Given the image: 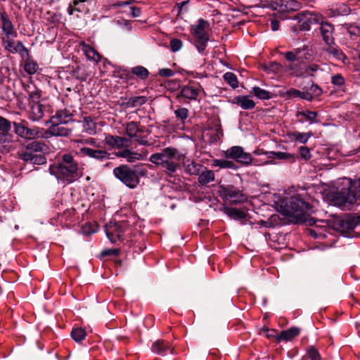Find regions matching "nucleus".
<instances>
[{"label": "nucleus", "instance_id": "obj_55", "mask_svg": "<svg viewBox=\"0 0 360 360\" xmlns=\"http://www.w3.org/2000/svg\"><path fill=\"white\" fill-rule=\"evenodd\" d=\"M299 153L300 157L305 160H308L311 158V152L308 147L300 146L299 148Z\"/></svg>", "mask_w": 360, "mask_h": 360}, {"label": "nucleus", "instance_id": "obj_41", "mask_svg": "<svg viewBox=\"0 0 360 360\" xmlns=\"http://www.w3.org/2000/svg\"><path fill=\"white\" fill-rule=\"evenodd\" d=\"M212 166L218 167L221 169L228 168L236 169L238 168L237 165L233 161H230L228 160L215 159L212 161Z\"/></svg>", "mask_w": 360, "mask_h": 360}, {"label": "nucleus", "instance_id": "obj_36", "mask_svg": "<svg viewBox=\"0 0 360 360\" xmlns=\"http://www.w3.org/2000/svg\"><path fill=\"white\" fill-rule=\"evenodd\" d=\"M147 101V98L143 96H139L129 98L125 103L126 108H138L145 104Z\"/></svg>", "mask_w": 360, "mask_h": 360}, {"label": "nucleus", "instance_id": "obj_18", "mask_svg": "<svg viewBox=\"0 0 360 360\" xmlns=\"http://www.w3.org/2000/svg\"><path fill=\"white\" fill-rule=\"evenodd\" d=\"M19 158L23 161L30 162L34 165H41L46 163V157L41 154L21 152L19 153Z\"/></svg>", "mask_w": 360, "mask_h": 360}, {"label": "nucleus", "instance_id": "obj_29", "mask_svg": "<svg viewBox=\"0 0 360 360\" xmlns=\"http://www.w3.org/2000/svg\"><path fill=\"white\" fill-rule=\"evenodd\" d=\"M44 115V107L39 102L34 103L30 109V118L32 121H39Z\"/></svg>", "mask_w": 360, "mask_h": 360}, {"label": "nucleus", "instance_id": "obj_34", "mask_svg": "<svg viewBox=\"0 0 360 360\" xmlns=\"http://www.w3.org/2000/svg\"><path fill=\"white\" fill-rule=\"evenodd\" d=\"M251 93L261 100H269L274 97V94L259 86H253Z\"/></svg>", "mask_w": 360, "mask_h": 360}, {"label": "nucleus", "instance_id": "obj_59", "mask_svg": "<svg viewBox=\"0 0 360 360\" xmlns=\"http://www.w3.org/2000/svg\"><path fill=\"white\" fill-rule=\"evenodd\" d=\"M79 142H81V143H86V144H89V145H91V146H93L96 148H99L101 147V145L99 143H97L96 142V140L94 139V138H88L85 140H83V141H79Z\"/></svg>", "mask_w": 360, "mask_h": 360}, {"label": "nucleus", "instance_id": "obj_44", "mask_svg": "<svg viewBox=\"0 0 360 360\" xmlns=\"http://www.w3.org/2000/svg\"><path fill=\"white\" fill-rule=\"evenodd\" d=\"M223 78L224 81L229 84V86L233 89H236L238 86V81L236 75L231 72H226L223 75Z\"/></svg>", "mask_w": 360, "mask_h": 360}, {"label": "nucleus", "instance_id": "obj_49", "mask_svg": "<svg viewBox=\"0 0 360 360\" xmlns=\"http://www.w3.org/2000/svg\"><path fill=\"white\" fill-rule=\"evenodd\" d=\"M331 83L339 88L342 87L345 84V79L341 74H335L331 77Z\"/></svg>", "mask_w": 360, "mask_h": 360}, {"label": "nucleus", "instance_id": "obj_32", "mask_svg": "<svg viewBox=\"0 0 360 360\" xmlns=\"http://www.w3.org/2000/svg\"><path fill=\"white\" fill-rule=\"evenodd\" d=\"M47 149V146L41 142V141H32L31 143H28L25 147V150L24 152H30L32 153H41Z\"/></svg>", "mask_w": 360, "mask_h": 360}, {"label": "nucleus", "instance_id": "obj_5", "mask_svg": "<svg viewBox=\"0 0 360 360\" xmlns=\"http://www.w3.org/2000/svg\"><path fill=\"white\" fill-rule=\"evenodd\" d=\"M145 169L130 167L127 165H122L113 169V174L122 182L125 186L130 188H136L139 184V175L144 176L146 174Z\"/></svg>", "mask_w": 360, "mask_h": 360}, {"label": "nucleus", "instance_id": "obj_30", "mask_svg": "<svg viewBox=\"0 0 360 360\" xmlns=\"http://www.w3.org/2000/svg\"><path fill=\"white\" fill-rule=\"evenodd\" d=\"M81 122L84 132L89 135H95L96 134V123L91 117H84Z\"/></svg>", "mask_w": 360, "mask_h": 360}, {"label": "nucleus", "instance_id": "obj_3", "mask_svg": "<svg viewBox=\"0 0 360 360\" xmlns=\"http://www.w3.org/2000/svg\"><path fill=\"white\" fill-rule=\"evenodd\" d=\"M181 160V154L174 148H165L160 153L150 155L149 160L157 166L161 167L164 172L172 176L176 172Z\"/></svg>", "mask_w": 360, "mask_h": 360}, {"label": "nucleus", "instance_id": "obj_1", "mask_svg": "<svg viewBox=\"0 0 360 360\" xmlns=\"http://www.w3.org/2000/svg\"><path fill=\"white\" fill-rule=\"evenodd\" d=\"M49 172L64 184H71L82 176V172L70 154L63 155L62 161L49 167Z\"/></svg>", "mask_w": 360, "mask_h": 360}, {"label": "nucleus", "instance_id": "obj_2", "mask_svg": "<svg viewBox=\"0 0 360 360\" xmlns=\"http://www.w3.org/2000/svg\"><path fill=\"white\" fill-rule=\"evenodd\" d=\"M281 212L285 217H291L297 224L309 220V214L314 212L313 207L304 200L301 194L290 198L288 203L281 207Z\"/></svg>", "mask_w": 360, "mask_h": 360}, {"label": "nucleus", "instance_id": "obj_39", "mask_svg": "<svg viewBox=\"0 0 360 360\" xmlns=\"http://www.w3.org/2000/svg\"><path fill=\"white\" fill-rule=\"evenodd\" d=\"M202 169V165L199 164L195 161H188V162L185 165V170L186 173L191 175H198L200 174Z\"/></svg>", "mask_w": 360, "mask_h": 360}, {"label": "nucleus", "instance_id": "obj_16", "mask_svg": "<svg viewBox=\"0 0 360 360\" xmlns=\"http://www.w3.org/2000/svg\"><path fill=\"white\" fill-rule=\"evenodd\" d=\"M131 72L141 79H145L149 75L148 70L141 65L131 68ZM117 73L119 74L118 77L122 79H128L130 77V72L127 70H121Z\"/></svg>", "mask_w": 360, "mask_h": 360}, {"label": "nucleus", "instance_id": "obj_38", "mask_svg": "<svg viewBox=\"0 0 360 360\" xmlns=\"http://www.w3.org/2000/svg\"><path fill=\"white\" fill-rule=\"evenodd\" d=\"M12 37L4 36L1 38L2 44L6 51L12 54L17 53L18 49L15 48V41Z\"/></svg>", "mask_w": 360, "mask_h": 360}, {"label": "nucleus", "instance_id": "obj_57", "mask_svg": "<svg viewBox=\"0 0 360 360\" xmlns=\"http://www.w3.org/2000/svg\"><path fill=\"white\" fill-rule=\"evenodd\" d=\"M282 65L277 62L270 63L268 67L266 68V69L276 73L279 72L282 70Z\"/></svg>", "mask_w": 360, "mask_h": 360}, {"label": "nucleus", "instance_id": "obj_22", "mask_svg": "<svg viewBox=\"0 0 360 360\" xmlns=\"http://www.w3.org/2000/svg\"><path fill=\"white\" fill-rule=\"evenodd\" d=\"M174 115L180 122L173 127L174 131L184 130L185 122L188 117V110L186 108H179L174 110Z\"/></svg>", "mask_w": 360, "mask_h": 360}, {"label": "nucleus", "instance_id": "obj_4", "mask_svg": "<svg viewBox=\"0 0 360 360\" xmlns=\"http://www.w3.org/2000/svg\"><path fill=\"white\" fill-rule=\"evenodd\" d=\"M357 200H360V179L350 182L349 187L347 191H337L332 194L331 201L335 206L340 208L352 206Z\"/></svg>", "mask_w": 360, "mask_h": 360}, {"label": "nucleus", "instance_id": "obj_47", "mask_svg": "<svg viewBox=\"0 0 360 360\" xmlns=\"http://www.w3.org/2000/svg\"><path fill=\"white\" fill-rule=\"evenodd\" d=\"M321 70L319 65L316 63H311L308 65H305L304 71V75L302 76V77H314L315 76L316 73L318 72V70Z\"/></svg>", "mask_w": 360, "mask_h": 360}, {"label": "nucleus", "instance_id": "obj_63", "mask_svg": "<svg viewBox=\"0 0 360 360\" xmlns=\"http://www.w3.org/2000/svg\"><path fill=\"white\" fill-rule=\"evenodd\" d=\"M264 332H266V335L268 338H271L273 337H275V333H276V330L274 329H268V328H264L263 329ZM277 336H276V338Z\"/></svg>", "mask_w": 360, "mask_h": 360}, {"label": "nucleus", "instance_id": "obj_54", "mask_svg": "<svg viewBox=\"0 0 360 360\" xmlns=\"http://www.w3.org/2000/svg\"><path fill=\"white\" fill-rule=\"evenodd\" d=\"M183 46L182 41L179 39H173L170 41L169 46L172 52L179 51Z\"/></svg>", "mask_w": 360, "mask_h": 360}, {"label": "nucleus", "instance_id": "obj_17", "mask_svg": "<svg viewBox=\"0 0 360 360\" xmlns=\"http://www.w3.org/2000/svg\"><path fill=\"white\" fill-rule=\"evenodd\" d=\"M232 103L243 110H252L255 107V102L251 98L250 96L239 95L233 97Z\"/></svg>", "mask_w": 360, "mask_h": 360}, {"label": "nucleus", "instance_id": "obj_14", "mask_svg": "<svg viewBox=\"0 0 360 360\" xmlns=\"http://www.w3.org/2000/svg\"><path fill=\"white\" fill-rule=\"evenodd\" d=\"M0 19L1 21V30L5 36L15 38L18 32L8 13L4 11H0Z\"/></svg>", "mask_w": 360, "mask_h": 360}, {"label": "nucleus", "instance_id": "obj_25", "mask_svg": "<svg viewBox=\"0 0 360 360\" xmlns=\"http://www.w3.org/2000/svg\"><path fill=\"white\" fill-rule=\"evenodd\" d=\"M115 156L117 158H124L127 160V162L129 163H132L136 160H140L142 159V155L140 153L132 151L127 148L117 152L115 153Z\"/></svg>", "mask_w": 360, "mask_h": 360}, {"label": "nucleus", "instance_id": "obj_37", "mask_svg": "<svg viewBox=\"0 0 360 360\" xmlns=\"http://www.w3.org/2000/svg\"><path fill=\"white\" fill-rule=\"evenodd\" d=\"M224 213L233 219H242L246 217L244 211L229 207H224Z\"/></svg>", "mask_w": 360, "mask_h": 360}, {"label": "nucleus", "instance_id": "obj_53", "mask_svg": "<svg viewBox=\"0 0 360 360\" xmlns=\"http://www.w3.org/2000/svg\"><path fill=\"white\" fill-rule=\"evenodd\" d=\"M11 128V122L7 119L0 116V131L6 133Z\"/></svg>", "mask_w": 360, "mask_h": 360}, {"label": "nucleus", "instance_id": "obj_21", "mask_svg": "<svg viewBox=\"0 0 360 360\" xmlns=\"http://www.w3.org/2000/svg\"><path fill=\"white\" fill-rule=\"evenodd\" d=\"M80 47L84 54L88 60L98 63L101 61V57L98 52L92 46L86 44L84 41L80 42Z\"/></svg>", "mask_w": 360, "mask_h": 360}, {"label": "nucleus", "instance_id": "obj_28", "mask_svg": "<svg viewBox=\"0 0 360 360\" xmlns=\"http://www.w3.org/2000/svg\"><path fill=\"white\" fill-rule=\"evenodd\" d=\"M300 333V328L298 327H291L285 330H283L281 333L276 337V339L278 341L284 340V341H290L297 335H299Z\"/></svg>", "mask_w": 360, "mask_h": 360}, {"label": "nucleus", "instance_id": "obj_13", "mask_svg": "<svg viewBox=\"0 0 360 360\" xmlns=\"http://www.w3.org/2000/svg\"><path fill=\"white\" fill-rule=\"evenodd\" d=\"M15 132L22 138L32 139L41 136L38 128L30 129L22 123H14Z\"/></svg>", "mask_w": 360, "mask_h": 360}, {"label": "nucleus", "instance_id": "obj_20", "mask_svg": "<svg viewBox=\"0 0 360 360\" xmlns=\"http://www.w3.org/2000/svg\"><path fill=\"white\" fill-rule=\"evenodd\" d=\"M321 34L322 35L323 39L328 45H332L334 44V38H333V26L328 22H321Z\"/></svg>", "mask_w": 360, "mask_h": 360}, {"label": "nucleus", "instance_id": "obj_7", "mask_svg": "<svg viewBox=\"0 0 360 360\" xmlns=\"http://www.w3.org/2000/svg\"><path fill=\"white\" fill-rule=\"evenodd\" d=\"M292 20L297 21V25H290V31L297 34L299 31H307L310 29L311 25L319 23L321 15L316 13L304 11L296 14Z\"/></svg>", "mask_w": 360, "mask_h": 360}, {"label": "nucleus", "instance_id": "obj_51", "mask_svg": "<svg viewBox=\"0 0 360 360\" xmlns=\"http://www.w3.org/2000/svg\"><path fill=\"white\" fill-rule=\"evenodd\" d=\"M307 93L309 94L310 96H311L312 100L316 97L320 96L322 94L323 91L319 85L312 84L309 90L307 91Z\"/></svg>", "mask_w": 360, "mask_h": 360}, {"label": "nucleus", "instance_id": "obj_24", "mask_svg": "<svg viewBox=\"0 0 360 360\" xmlns=\"http://www.w3.org/2000/svg\"><path fill=\"white\" fill-rule=\"evenodd\" d=\"M72 113L67 109L58 110L50 120L51 123L65 124L72 120Z\"/></svg>", "mask_w": 360, "mask_h": 360}, {"label": "nucleus", "instance_id": "obj_10", "mask_svg": "<svg viewBox=\"0 0 360 360\" xmlns=\"http://www.w3.org/2000/svg\"><path fill=\"white\" fill-rule=\"evenodd\" d=\"M224 156L226 158L235 160L243 165H250L252 160L250 153L245 152L243 148L238 146L228 148L224 152Z\"/></svg>", "mask_w": 360, "mask_h": 360}, {"label": "nucleus", "instance_id": "obj_33", "mask_svg": "<svg viewBox=\"0 0 360 360\" xmlns=\"http://www.w3.org/2000/svg\"><path fill=\"white\" fill-rule=\"evenodd\" d=\"M326 51L328 53L332 55L335 59L343 63H345V60L347 59V56L344 54L342 50L337 46H335V44L328 45V47L326 49Z\"/></svg>", "mask_w": 360, "mask_h": 360}, {"label": "nucleus", "instance_id": "obj_15", "mask_svg": "<svg viewBox=\"0 0 360 360\" xmlns=\"http://www.w3.org/2000/svg\"><path fill=\"white\" fill-rule=\"evenodd\" d=\"M79 154L82 156H87L98 161L108 159L110 154L105 150L93 149L88 147H82L79 149Z\"/></svg>", "mask_w": 360, "mask_h": 360}, {"label": "nucleus", "instance_id": "obj_27", "mask_svg": "<svg viewBox=\"0 0 360 360\" xmlns=\"http://www.w3.org/2000/svg\"><path fill=\"white\" fill-rule=\"evenodd\" d=\"M152 351L160 355H166L168 352L172 354V349L169 343L165 340H158L152 345Z\"/></svg>", "mask_w": 360, "mask_h": 360}, {"label": "nucleus", "instance_id": "obj_9", "mask_svg": "<svg viewBox=\"0 0 360 360\" xmlns=\"http://www.w3.org/2000/svg\"><path fill=\"white\" fill-rule=\"evenodd\" d=\"M221 195L225 201L231 204H241L248 200L247 195L233 186H222Z\"/></svg>", "mask_w": 360, "mask_h": 360}, {"label": "nucleus", "instance_id": "obj_26", "mask_svg": "<svg viewBox=\"0 0 360 360\" xmlns=\"http://www.w3.org/2000/svg\"><path fill=\"white\" fill-rule=\"evenodd\" d=\"M300 8V4L297 0H281L278 11L284 13L285 12L297 11Z\"/></svg>", "mask_w": 360, "mask_h": 360}, {"label": "nucleus", "instance_id": "obj_60", "mask_svg": "<svg viewBox=\"0 0 360 360\" xmlns=\"http://www.w3.org/2000/svg\"><path fill=\"white\" fill-rule=\"evenodd\" d=\"M74 11H78V12H82L83 11V8H82L81 6H75L74 4H70L68 8V13L69 15H72Z\"/></svg>", "mask_w": 360, "mask_h": 360}, {"label": "nucleus", "instance_id": "obj_35", "mask_svg": "<svg viewBox=\"0 0 360 360\" xmlns=\"http://www.w3.org/2000/svg\"><path fill=\"white\" fill-rule=\"evenodd\" d=\"M288 98H301L308 101H311V96L307 91H301L295 89H290L285 92Z\"/></svg>", "mask_w": 360, "mask_h": 360}, {"label": "nucleus", "instance_id": "obj_31", "mask_svg": "<svg viewBox=\"0 0 360 360\" xmlns=\"http://www.w3.org/2000/svg\"><path fill=\"white\" fill-rule=\"evenodd\" d=\"M198 176V183L200 185H206L214 181L215 176L213 171L207 169L206 167L204 170H201Z\"/></svg>", "mask_w": 360, "mask_h": 360}, {"label": "nucleus", "instance_id": "obj_58", "mask_svg": "<svg viewBox=\"0 0 360 360\" xmlns=\"http://www.w3.org/2000/svg\"><path fill=\"white\" fill-rule=\"evenodd\" d=\"M158 73H159V75H160L162 77H169L174 75V72L169 68L160 69L159 70Z\"/></svg>", "mask_w": 360, "mask_h": 360}, {"label": "nucleus", "instance_id": "obj_56", "mask_svg": "<svg viewBox=\"0 0 360 360\" xmlns=\"http://www.w3.org/2000/svg\"><path fill=\"white\" fill-rule=\"evenodd\" d=\"M344 222L347 224L348 229H353L356 225H360V215L347 219Z\"/></svg>", "mask_w": 360, "mask_h": 360}, {"label": "nucleus", "instance_id": "obj_45", "mask_svg": "<svg viewBox=\"0 0 360 360\" xmlns=\"http://www.w3.org/2000/svg\"><path fill=\"white\" fill-rule=\"evenodd\" d=\"M301 115L302 116L305 120L308 121L310 124L317 122L316 117L318 114L316 112L306 110L298 112L297 116Z\"/></svg>", "mask_w": 360, "mask_h": 360}, {"label": "nucleus", "instance_id": "obj_23", "mask_svg": "<svg viewBox=\"0 0 360 360\" xmlns=\"http://www.w3.org/2000/svg\"><path fill=\"white\" fill-rule=\"evenodd\" d=\"M127 141V139L119 136H114L110 134L105 135L104 142L107 146H109L111 148H121Z\"/></svg>", "mask_w": 360, "mask_h": 360}, {"label": "nucleus", "instance_id": "obj_6", "mask_svg": "<svg viewBox=\"0 0 360 360\" xmlns=\"http://www.w3.org/2000/svg\"><path fill=\"white\" fill-rule=\"evenodd\" d=\"M307 49H296L293 51H288L284 53L286 60L290 62L288 65H285V70L290 71L291 75L295 77H302L304 75L305 63L303 59H307L305 53H302Z\"/></svg>", "mask_w": 360, "mask_h": 360}, {"label": "nucleus", "instance_id": "obj_62", "mask_svg": "<svg viewBox=\"0 0 360 360\" xmlns=\"http://www.w3.org/2000/svg\"><path fill=\"white\" fill-rule=\"evenodd\" d=\"M131 15L133 17H139L141 15V9L136 7H130Z\"/></svg>", "mask_w": 360, "mask_h": 360}, {"label": "nucleus", "instance_id": "obj_46", "mask_svg": "<svg viewBox=\"0 0 360 360\" xmlns=\"http://www.w3.org/2000/svg\"><path fill=\"white\" fill-rule=\"evenodd\" d=\"M86 335V330L82 328H73L71 332L72 339L77 342L82 341L85 338Z\"/></svg>", "mask_w": 360, "mask_h": 360}, {"label": "nucleus", "instance_id": "obj_12", "mask_svg": "<svg viewBox=\"0 0 360 360\" xmlns=\"http://www.w3.org/2000/svg\"><path fill=\"white\" fill-rule=\"evenodd\" d=\"M202 91L199 83L193 82L182 86L181 96L190 101H196Z\"/></svg>", "mask_w": 360, "mask_h": 360}, {"label": "nucleus", "instance_id": "obj_40", "mask_svg": "<svg viewBox=\"0 0 360 360\" xmlns=\"http://www.w3.org/2000/svg\"><path fill=\"white\" fill-rule=\"evenodd\" d=\"M311 136V132L304 133L297 131L289 134L290 139H294L300 143H306Z\"/></svg>", "mask_w": 360, "mask_h": 360}, {"label": "nucleus", "instance_id": "obj_43", "mask_svg": "<svg viewBox=\"0 0 360 360\" xmlns=\"http://www.w3.org/2000/svg\"><path fill=\"white\" fill-rule=\"evenodd\" d=\"M27 58V59L25 60L24 70L28 75H34L37 72L39 65L35 61L30 59V57Z\"/></svg>", "mask_w": 360, "mask_h": 360}, {"label": "nucleus", "instance_id": "obj_48", "mask_svg": "<svg viewBox=\"0 0 360 360\" xmlns=\"http://www.w3.org/2000/svg\"><path fill=\"white\" fill-rule=\"evenodd\" d=\"M15 48L18 50L17 53H18L21 57H30L29 50L24 46L21 41H15Z\"/></svg>", "mask_w": 360, "mask_h": 360}, {"label": "nucleus", "instance_id": "obj_11", "mask_svg": "<svg viewBox=\"0 0 360 360\" xmlns=\"http://www.w3.org/2000/svg\"><path fill=\"white\" fill-rule=\"evenodd\" d=\"M124 231L125 229L123 224L110 222L105 226L107 237L112 243H116L118 240H122Z\"/></svg>", "mask_w": 360, "mask_h": 360}, {"label": "nucleus", "instance_id": "obj_42", "mask_svg": "<svg viewBox=\"0 0 360 360\" xmlns=\"http://www.w3.org/2000/svg\"><path fill=\"white\" fill-rule=\"evenodd\" d=\"M126 134L130 138L136 136L138 132H141L143 130L139 127L137 122H130L126 124L125 127Z\"/></svg>", "mask_w": 360, "mask_h": 360}, {"label": "nucleus", "instance_id": "obj_61", "mask_svg": "<svg viewBox=\"0 0 360 360\" xmlns=\"http://www.w3.org/2000/svg\"><path fill=\"white\" fill-rule=\"evenodd\" d=\"M120 251L117 249H108L102 252L103 256L117 255Z\"/></svg>", "mask_w": 360, "mask_h": 360}, {"label": "nucleus", "instance_id": "obj_64", "mask_svg": "<svg viewBox=\"0 0 360 360\" xmlns=\"http://www.w3.org/2000/svg\"><path fill=\"white\" fill-rule=\"evenodd\" d=\"M279 28V22L277 20L273 19L271 21V29L273 31H277Z\"/></svg>", "mask_w": 360, "mask_h": 360}, {"label": "nucleus", "instance_id": "obj_52", "mask_svg": "<svg viewBox=\"0 0 360 360\" xmlns=\"http://www.w3.org/2000/svg\"><path fill=\"white\" fill-rule=\"evenodd\" d=\"M307 354L310 360H321L320 354L318 350L312 346L307 349Z\"/></svg>", "mask_w": 360, "mask_h": 360}, {"label": "nucleus", "instance_id": "obj_50", "mask_svg": "<svg viewBox=\"0 0 360 360\" xmlns=\"http://www.w3.org/2000/svg\"><path fill=\"white\" fill-rule=\"evenodd\" d=\"M296 158L297 157L295 154L285 152H277L276 159L288 160L290 162H295Z\"/></svg>", "mask_w": 360, "mask_h": 360}, {"label": "nucleus", "instance_id": "obj_19", "mask_svg": "<svg viewBox=\"0 0 360 360\" xmlns=\"http://www.w3.org/2000/svg\"><path fill=\"white\" fill-rule=\"evenodd\" d=\"M61 124L51 123V126L45 131L46 138L50 136H67L70 134V130L66 127L60 126Z\"/></svg>", "mask_w": 360, "mask_h": 360}, {"label": "nucleus", "instance_id": "obj_8", "mask_svg": "<svg viewBox=\"0 0 360 360\" xmlns=\"http://www.w3.org/2000/svg\"><path fill=\"white\" fill-rule=\"evenodd\" d=\"M209 22L202 18L198 19L196 24L191 27V32L195 38V46L200 53L205 51L209 41Z\"/></svg>", "mask_w": 360, "mask_h": 360}]
</instances>
